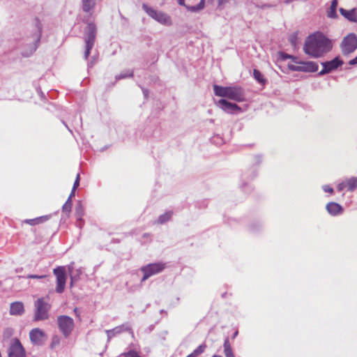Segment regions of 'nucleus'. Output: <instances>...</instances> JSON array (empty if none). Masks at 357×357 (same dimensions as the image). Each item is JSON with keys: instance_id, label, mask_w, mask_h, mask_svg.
Masks as SVG:
<instances>
[{"instance_id": "obj_42", "label": "nucleus", "mask_w": 357, "mask_h": 357, "mask_svg": "<svg viewBox=\"0 0 357 357\" xmlns=\"http://www.w3.org/2000/svg\"><path fill=\"white\" fill-rule=\"evenodd\" d=\"M225 357H235L232 349L224 351Z\"/></svg>"}, {"instance_id": "obj_27", "label": "nucleus", "mask_w": 357, "mask_h": 357, "mask_svg": "<svg viewBox=\"0 0 357 357\" xmlns=\"http://www.w3.org/2000/svg\"><path fill=\"white\" fill-rule=\"evenodd\" d=\"M172 216V211H167L162 215H160L158 220H157V223L158 224H164L165 222H167V221H169L171 218Z\"/></svg>"}, {"instance_id": "obj_23", "label": "nucleus", "mask_w": 357, "mask_h": 357, "mask_svg": "<svg viewBox=\"0 0 357 357\" xmlns=\"http://www.w3.org/2000/svg\"><path fill=\"white\" fill-rule=\"evenodd\" d=\"M338 2L337 0H332L331 6L329 9L327 10V16L329 18H336L337 17V8Z\"/></svg>"}, {"instance_id": "obj_1", "label": "nucleus", "mask_w": 357, "mask_h": 357, "mask_svg": "<svg viewBox=\"0 0 357 357\" xmlns=\"http://www.w3.org/2000/svg\"><path fill=\"white\" fill-rule=\"evenodd\" d=\"M333 48L332 41L320 32L310 35L303 46L304 52L313 58H320Z\"/></svg>"}, {"instance_id": "obj_7", "label": "nucleus", "mask_w": 357, "mask_h": 357, "mask_svg": "<svg viewBox=\"0 0 357 357\" xmlns=\"http://www.w3.org/2000/svg\"><path fill=\"white\" fill-rule=\"evenodd\" d=\"M165 268V264L158 262L149 264L141 267L140 271L144 273L141 282H144L152 275L161 273Z\"/></svg>"}, {"instance_id": "obj_13", "label": "nucleus", "mask_w": 357, "mask_h": 357, "mask_svg": "<svg viewBox=\"0 0 357 357\" xmlns=\"http://www.w3.org/2000/svg\"><path fill=\"white\" fill-rule=\"evenodd\" d=\"M36 32L33 36V43L31 46L30 50L29 52H26L22 53L23 56H26V57L31 55L36 50V49L38 47L40 40L41 33H42V28L40 26V23L38 21H37L36 23Z\"/></svg>"}, {"instance_id": "obj_12", "label": "nucleus", "mask_w": 357, "mask_h": 357, "mask_svg": "<svg viewBox=\"0 0 357 357\" xmlns=\"http://www.w3.org/2000/svg\"><path fill=\"white\" fill-rule=\"evenodd\" d=\"M216 105L227 113L236 114L241 112V108L236 103L229 102L225 99H220Z\"/></svg>"}, {"instance_id": "obj_39", "label": "nucleus", "mask_w": 357, "mask_h": 357, "mask_svg": "<svg viewBox=\"0 0 357 357\" xmlns=\"http://www.w3.org/2000/svg\"><path fill=\"white\" fill-rule=\"evenodd\" d=\"M79 180H80V177H79V174H78L76 176L75 181L73 186V188L74 190H76L78 188V186L79 185Z\"/></svg>"}, {"instance_id": "obj_44", "label": "nucleus", "mask_w": 357, "mask_h": 357, "mask_svg": "<svg viewBox=\"0 0 357 357\" xmlns=\"http://www.w3.org/2000/svg\"><path fill=\"white\" fill-rule=\"evenodd\" d=\"M323 190L326 192H330V193L333 192V189L331 187H330L329 185H324L323 186Z\"/></svg>"}, {"instance_id": "obj_15", "label": "nucleus", "mask_w": 357, "mask_h": 357, "mask_svg": "<svg viewBox=\"0 0 357 357\" xmlns=\"http://www.w3.org/2000/svg\"><path fill=\"white\" fill-rule=\"evenodd\" d=\"M123 331H130L132 334H133L132 329L128 324H123L121 326H116L111 330H106L105 332L107 335V341H110V340L116 335L121 333Z\"/></svg>"}, {"instance_id": "obj_49", "label": "nucleus", "mask_w": 357, "mask_h": 357, "mask_svg": "<svg viewBox=\"0 0 357 357\" xmlns=\"http://www.w3.org/2000/svg\"><path fill=\"white\" fill-rule=\"evenodd\" d=\"M94 63H95V59H93V60L91 61L88 63V67L91 68V67L93 66Z\"/></svg>"}, {"instance_id": "obj_22", "label": "nucleus", "mask_w": 357, "mask_h": 357, "mask_svg": "<svg viewBox=\"0 0 357 357\" xmlns=\"http://www.w3.org/2000/svg\"><path fill=\"white\" fill-rule=\"evenodd\" d=\"M24 311L23 303L15 302L10 304V313L12 315H21Z\"/></svg>"}, {"instance_id": "obj_24", "label": "nucleus", "mask_w": 357, "mask_h": 357, "mask_svg": "<svg viewBox=\"0 0 357 357\" xmlns=\"http://www.w3.org/2000/svg\"><path fill=\"white\" fill-rule=\"evenodd\" d=\"M253 77L258 83L262 86H265L267 83V79L264 77L262 73L257 69H254Z\"/></svg>"}, {"instance_id": "obj_48", "label": "nucleus", "mask_w": 357, "mask_h": 357, "mask_svg": "<svg viewBox=\"0 0 357 357\" xmlns=\"http://www.w3.org/2000/svg\"><path fill=\"white\" fill-rule=\"evenodd\" d=\"M75 190H74L73 188L72 189V191L69 195L68 197H70V200H72V197L75 196Z\"/></svg>"}, {"instance_id": "obj_50", "label": "nucleus", "mask_w": 357, "mask_h": 357, "mask_svg": "<svg viewBox=\"0 0 357 357\" xmlns=\"http://www.w3.org/2000/svg\"><path fill=\"white\" fill-rule=\"evenodd\" d=\"M74 312L75 313V314L77 316V317H79V311L77 308H75L74 309Z\"/></svg>"}, {"instance_id": "obj_45", "label": "nucleus", "mask_w": 357, "mask_h": 357, "mask_svg": "<svg viewBox=\"0 0 357 357\" xmlns=\"http://www.w3.org/2000/svg\"><path fill=\"white\" fill-rule=\"evenodd\" d=\"M349 64L351 65V66L357 65V56L354 59L350 60L349 61Z\"/></svg>"}, {"instance_id": "obj_10", "label": "nucleus", "mask_w": 357, "mask_h": 357, "mask_svg": "<svg viewBox=\"0 0 357 357\" xmlns=\"http://www.w3.org/2000/svg\"><path fill=\"white\" fill-rule=\"evenodd\" d=\"M8 355V357H26L25 350L17 338H15L10 344Z\"/></svg>"}, {"instance_id": "obj_28", "label": "nucleus", "mask_w": 357, "mask_h": 357, "mask_svg": "<svg viewBox=\"0 0 357 357\" xmlns=\"http://www.w3.org/2000/svg\"><path fill=\"white\" fill-rule=\"evenodd\" d=\"M132 76H133V71L128 70H126L125 72H122L119 75H116V79L119 80V79H121L130 77H132Z\"/></svg>"}, {"instance_id": "obj_2", "label": "nucleus", "mask_w": 357, "mask_h": 357, "mask_svg": "<svg viewBox=\"0 0 357 357\" xmlns=\"http://www.w3.org/2000/svg\"><path fill=\"white\" fill-rule=\"evenodd\" d=\"M97 34V27L93 22L87 24L84 31V40L85 43L84 59L87 60L91 49L93 47Z\"/></svg>"}, {"instance_id": "obj_30", "label": "nucleus", "mask_w": 357, "mask_h": 357, "mask_svg": "<svg viewBox=\"0 0 357 357\" xmlns=\"http://www.w3.org/2000/svg\"><path fill=\"white\" fill-rule=\"evenodd\" d=\"M72 208V200H70V197H68L66 203L63 205L62 211L63 212L69 213L71 211Z\"/></svg>"}, {"instance_id": "obj_41", "label": "nucleus", "mask_w": 357, "mask_h": 357, "mask_svg": "<svg viewBox=\"0 0 357 357\" xmlns=\"http://www.w3.org/2000/svg\"><path fill=\"white\" fill-rule=\"evenodd\" d=\"M345 188H347V184L345 183V181L344 182H342L338 184L337 185V190L341 192Z\"/></svg>"}, {"instance_id": "obj_36", "label": "nucleus", "mask_w": 357, "mask_h": 357, "mask_svg": "<svg viewBox=\"0 0 357 357\" xmlns=\"http://www.w3.org/2000/svg\"><path fill=\"white\" fill-rule=\"evenodd\" d=\"M24 222L31 225H38V219L33 218V219H26L24 220Z\"/></svg>"}, {"instance_id": "obj_40", "label": "nucleus", "mask_w": 357, "mask_h": 357, "mask_svg": "<svg viewBox=\"0 0 357 357\" xmlns=\"http://www.w3.org/2000/svg\"><path fill=\"white\" fill-rule=\"evenodd\" d=\"M50 217V215H44L36 218V219H38V224H40L49 220Z\"/></svg>"}, {"instance_id": "obj_4", "label": "nucleus", "mask_w": 357, "mask_h": 357, "mask_svg": "<svg viewBox=\"0 0 357 357\" xmlns=\"http://www.w3.org/2000/svg\"><path fill=\"white\" fill-rule=\"evenodd\" d=\"M56 322L60 332L64 337L68 338L75 327L73 319L67 315H60L57 317Z\"/></svg>"}, {"instance_id": "obj_31", "label": "nucleus", "mask_w": 357, "mask_h": 357, "mask_svg": "<svg viewBox=\"0 0 357 357\" xmlns=\"http://www.w3.org/2000/svg\"><path fill=\"white\" fill-rule=\"evenodd\" d=\"M60 344V337L57 335H54L52 337V342L50 344V348L52 349H54Z\"/></svg>"}, {"instance_id": "obj_32", "label": "nucleus", "mask_w": 357, "mask_h": 357, "mask_svg": "<svg viewBox=\"0 0 357 357\" xmlns=\"http://www.w3.org/2000/svg\"><path fill=\"white\" fill-rule=\"evenodd\" d=\"M280 57L283 60H286L287 59H291L294 63H298L297 57H296V56H294L293 55L288 54L287 53L281 52L280 53Z\"/></svg>"}, {"instance_id": "obj_3", "label": "nucleus", "mask_w": 357, "mask_h": 357, "mask_svg": "<svg viewBox=\"0 0 357 357\" xmlns=\"http://www.w3.org/2000/svg\"><path fill=\"white\" fill-rule=\"evenodd\" d=\"M142 9L149 16L161 24L170 26L172 24L171 17L165 13L158 11L153 8L149 7L146 3L142 4Z\"/></svg>"}, {"instance_id": "obj_51", "label": "nucleus", "mask_w": 357, "mask_h": 357, "mask_svg": "<svg viewBox=\"0 0 357 357\" xmlns=\"http://www.w3.org/2000/svg\"><path fill=\"white\" fill-rule=\"evenodd\" d=\"M237 335H238V331H236V332L234 333V335H233V336H232V338H233V339H234Z\"/></svg>"}, {"instance_id": "obj_8", "label": "nucleus", "mask_w": 357, "mask_h": 357, "mask_svg": "<svg viewBox=\"0 0 357 357\" xmlns=\"http://www.w3.org/2000/svg\"><path fill=\"white\" fill-rule=\"evenodd\" d=\"M53 273L56 278V292L61 294L64 291L67 280L66 268L64 266H58L53 270Z\"/></svg>"}, {"instance_id": "obj_14", "label": "nucleus", "mask_w": 357, "mask_h": 357, "mask_svg": "<svg viewBox=\"0 0 357 357\" xmlns=\"http://www.w3.org/2000/svg\"><path fill=\"white\" fill-rule=\"evenodd\" d=\"M230 100L236 102H243L245 100L244 89L238 86H230L228 98Z\"/></svg>"}, {"instance_id": "obj_6", "label": "nucleus", "mask_w": 357, "mask_h": 357, "mask_svg": "<svg viewBox=\"0 0 357 357\" xmlns=\"http://www.w3.org/2000/svg\"><path fill=\"white\" fill-rule=\"evenodd\" d=\"M340 48L344 56H348L357 49V36L351 33L346 36L340 43Z\"/></svg>"}, {"instance_id": "obj_11", "label": "nucleus", "mask_w": 357, "mask_h": 357, "mask_svg": "<svg viewBox=\"0 0 357 357\" xmlns=\"http://www.w3.org/2000/svg\"><path fill=\"white\" fill-rule=\"evenodd\" d=\"M31 342L38 346H42L47 339V335L38 328L32 329L29 333Z\"/></svg>"}, {"instance_id": "obj_25", "label": "nucleus", "mask_w": 357, "mask_h": 357, "mask_svg": "<svg viewBox=\"0 0 357 357\" xmlns=\"http://www.w3.org/2000/svg\"><path fill=\"white\" fill-rule=\"evenodd\" d=\"M84 214V211H83V207L81 204V203H79L77 206H76V208H75V215L77 218V226L81 227L82 225V216Z\"/></svg>"}, {"instance_id": "obj_29", "label": "nucleus", "mask_w": 357, "mask_h": 357, "mask_svg": "<svg viewBox=\"0 0 357 357\" xmlns=\"http://www.w3.org/2000/svg\"><path fill=\"white\" fill-rule=\"evenodd\" d=\"M206 348V344H202L197 347L192 353L197 357L199 355L203 354Z\"/></svg>"}, {"instance_id": "obj_17", "label": "nucleus", "mask_w": 357, "mask_h": 357, "mask_svg": "<svg viewBox=\"0 0 357 357\" xmlns=\"http://www.w3.org/2000/svg\"><path fill=\"white\" fill-rule=\"evenodd\" d=\"M301 64V72L314 73L319 69V65L315 61H298Z\"/></svg>"}, {"instance_id": "obj_47", "label": "nucleus", "mask_w": 357, "mask_h": 357, "mask_svg": "<svg viewBox=\"0 0 357 357\" xmlns=\"http://www.w3.org/2000/svg\"><path fill=\"white\" fill-rule=\"evenodd\" d=\"M142 91L145 98H147L149 95V91L146 89H142Z\"/></svg>"}, {"instance_id": "obj_54", "label": "nucleus", "mask_w": 357, "mask_h": 357, "mask_svg": "<svg viewBox=\"0 0 357 357\" xmlns=\"http://www.w3.org/2000/svg\"><path fill=\"white\" fill-rule=\"evenodd\" d=\"M289 2H290L289 0H287V1H285L286 3H289Z\"/></svg>"}, {"instance_id": "obj_38", "label": "nucleus", "mask_w": 357, "mask_h": 357, "mask_svg": "<svg viewBox=\"0 0 357 357\" xmlns=\"http://www.w3.org/2000/svg\"><path fill=\"white\" fill-rule=\"evenodd\" d=\"M289 68L293 71L301 72V64L299 65H289Z\"/></svg>"}, {"instance_id": "obj_26", "label": "nucleus", "mask_w": 357, "mask_h": 357, "mask_svg": "<svg viewBox=\"0 0 357 357\" xmlns=\"http://www.w3.org/2000/svg\"><path fill=\"white\" fill-rule=\"evenodd\" d=\"M349 191H354L357 188V178L351 177L345 181Z\"/></svg>"}, {"instance_id": "obj_9", "label": "nucleus", "mask_w": 357, "mask_h": 357, "mask_svg": "<svg viewBox=\"0 0 357 357\" xmlns=\"http://www.w3.org/2000/svg\"><path fill=\"white\" fill-rule=\"evenodd\" d=\"M344 63L343 61L339 56L335 57L329 61L321 62L323 69L318 73L319 76H323L328 74L333 70H337L339 67L342 66Z\"/></svg>"}, {"instance_id": "obj_52", "label": "nucleus", "mask_w": 357, "mask_h": 357, "mask_svg": "<svg viewBox=\"0 0 357 357\" xmlns=\"http://www.w3.org/2000/svg\"><path fill=\"white\" fill-rule=\"evenodd\" d=\"M186 357H196L192 353L188 355Z\"/></svg>"}, {"instance_id": "obj_46", "label": "nucleus", "mask_w": 357, "mask_h": 357, "mask_svg": "<svg viewBox=\"0 0 357 357\" xmlns=\"http://www.w3.org/2000/svg\"><path fill=\"white\" fill-rule=\"evenodd\" d=\"M177 2L179 5L183 6L185 8V6H188L185 3V0H177Z\"/></svg>"}, {"instance_id": "obj_53", "label": "nucleus", "mask_w": 357, "mask_h": 357, "mask_svg": "<svg viewBox=\"0 0 357 357\" xmlns=\"http://www.w3.org/2000/svg\"><path fill=\"white\" fill-rule=\"evenodd\" d=\"M212 357H222L220 355H213Z\"/></svg>"}, {"instance_id": "obj_37", "label": "nucleus", "mask_w": 357, "mask_h": 357, "mask_svg": "<svg viewBox=\"0 0 357 357\" xmlns=\"http://www.w3.org/2000/svg\"><path fill=\"white\" fill-rule=\"evenodd\" d=\"M224 351H226V350H230V349H231V344L229 343V338L227 337L225 340V342H224Z\"/></svg>"}, {"instance_id": "obj_33", "label": "nucleus", "mask_w": 357, "mask_h": 357, "mask_svg": "<svg viewBox=\"0 0 357 357\" xmlns=\"http://www.w3.org/2000/svg\"><path fill=\"white\" fill-rule=\"evenodd\" d=\"M255 6L256 8H261V9H266V8H270L275 6L274 5H273L271 3H255Z\"/></svg>"}, {"instance_id": "obj_21", "label": "nucleus", "mask_w": 357, "mask_h": 357, "mask_svg": "<svg viewBox=\"0 0 357 357\" xmlns=\"http://www.w3.org/2000/svg\"><path fill=\"white\" fill-rule=\"evenodd\" d=\"M230 86H222L217 84L213 85V91L215 96L222 98H228Z\"/></svg>"}, {"instance_id": "obj_43", "label": "nucleus", "mask_w": 357, "mask_h": 357, "mask_svg": "<svg viewBox=\"0 0 357 357\" xmlns=\"http://www.w3.org/2000/svg\"><path fill=\"white\" fill-rule=\"evenodd\" d=\"M45 278V275H27V278H32V279H42Z\"/></svg>"}, {"instance_id": "obj_35", "label": "nucleus", "mask_w": 357, "mask_h": 357, "mask_svg": "<svg viewBox=\"0 0 357 357\" xmlns=\"http://www.w3.org/2000/svg\"><path fill=\"white\" fill-rule=\"evenodd\" d=\"M123 356L124 357H140L139 354L134 350H130L125 353Z\"/></svg>"}, {"instance_id": "obj_18", "label": "nucleus", "mask_w": 357, "mask_h": 357, "mask_svg": "<svg viewBox=\"0 0 357 357\" xmlns=\"http://www.w3.org/2000/svg\"><path fill=\"white\" fill-rule=\"evenodd\" d=\"M340 13L349 22H357V8H354L350 10H347L340 8Z\"/></svg>"}, {"instance_id": "obj_34", "label": "nucleus", "mask_w": 357, "mask_h": 357, "mask_svg": "<svg viewBox=\"0 0 357 357\" xmlns=\"http://www.w3.org/2000/svg\"><path fill=\"white\" fill-rule=\"evenodd\" d=\"M289 41L292 46L295 47L297 43V34L296 33L291 34L289 37Z\"/></svg>"}, {"instance_id": "obj_5", "label": "nucleus", "mask_w": 357, "mask_h": 357, "mask_svg": "<svg viewBox=\"0 0 357 357\" xmlns=\"http://www.w3.org/2000/svg\"><path fill=\"white\" fill-rule=\"evenodd\" d=\"M51 305L44 301V298H38L35 302V313L33 320L36 321L46 320L49 317L48 312Z\"/></svg>"}, {"instance_id": "obj_16", "label": "nucleus", "mask_w": 357, "mask_h": 357, "mask_svg": "<svg viewBox=\"0 0 357 357\" xmlns=\"http://www.w3.org/2000/svg\"><path fill=\"white\" fill-rule=\"evenodd\" d=\"M74 262L72 261L68 266V269L70 276V286H73V282H77L79 280L80 275L83 273V268L79 267L74 268Z\"/></svg>"}, {"instance_id": "obj_20", "label": "nucleus", "mask_w": 357, "mask_h": 357, "mask_svg": "<svg viewBox=\"0 0 357 357\" xmlns=\"http://www.w3.org/2000/svg\"><path fill=\"white\" fill-rule=\"evenodd\" d=\"M326 208L328 213L333 216L340 214L343 211L342 207L335 202H329Z\"/></svg>"}, {"instance_id": "obj_19", "label": "nucleus", "mask_w": 357, "mask_h": 357, "mask_svg": "<svg viewBox=\"0 0 357 357\" xmlns=\"http://www.w3.org/2000/svg\"><path fill=\"white\" fill-rule=\"evenodd\" d=\"M96 0H82V9L83 12L92 15L96 7Z\"/></svg>"}]
</instances>
